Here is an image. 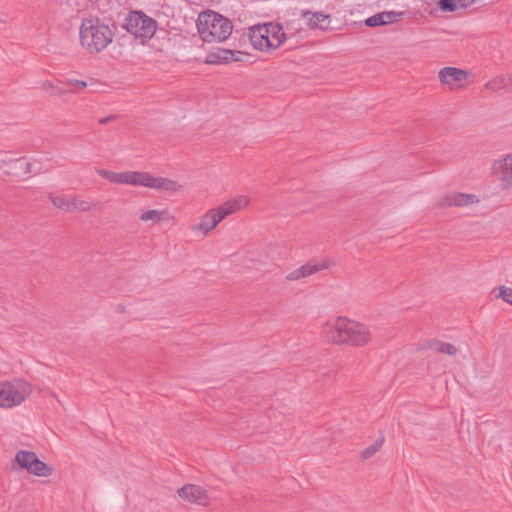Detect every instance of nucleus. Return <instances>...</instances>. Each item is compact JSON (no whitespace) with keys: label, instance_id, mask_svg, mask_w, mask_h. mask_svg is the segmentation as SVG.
<instances>
[{"label":"nucleus","instance_id":"nucleus-7","mask_svg":"<svg viewBox=\"0 0 512 512\" xmlns=\"http://www.w3.org/2000/svg\"><path fill=\"white\" fill-rule=\"evenodd\" d=\"M125 29L142 41L150 39L156 32L157 23L143 12L133 11L129 14L124 25Z\"/></svg>","mask_w":512,"mask_h":512},{"label":"nucleus","instance_id":"nucleus-24","mask_svg":"<svg viewBox=\"0 0 512 512\" xmlns=\"http://www.w3.org/2000/svg\"><path fill=\"white\" fill-rule=\"evenodd\" d=\"M92 208L93 205L90 201L78 197H72L71 212L76 210L86 212L91 210Z\"/></svg>","mask_w":512,"mask_h":512},{"label":"nucleus","instance_id":"nucleus-26","mask_svg":"<svg viewBox=\"0 0 512 512\" xmlns=\"http://www.w3.org/2000/svg\"><path fill=\"white\" fill-rule=\"evenodd\" d=\"M498 290V297L501 298L506 303L512 305V288L502 285L499 286Z\"/></svg>","mask_w":512,"mask_h":512},{"label":"nucleus","instance_id":"nucleus-15","mask_svg":"<svg viewBox=\"0 0 512 512\" xmlns=\"http://www.w3.org/2000/svg\"><path fill=\"white\" fill-rule=\"evenodd\" d=\"M301 16L305 20L306 25L310 29L327 30L330 25V15L322 12H311L309 10H302Z\"/></svg>","mask_w":512,"mask_h":512},{"label":"nucleus","instance_id":"nucleus-3","mask_svg":"<svg viewBox=\"0 0 512 512\" xmlns=\"http://www.w3.org/2000/svg\"><path fill=\"white\" fill-rule=\"evenodd\" d=\"M80 44L90 54H99L112 43L114 31L99 18L84 19L79 30Z\"/></svg>","mask_w":512,"mask_h":512},{"label":"nucleus","instance_id":"nucleus-32","mask_svg":"<svg viewBox=\"0 0 512 512\" xmlns=\"http://www.w3.org/2000/svg\"><path fill=\"white\" fill-rule=\"evenodd\" d=\"M486 87H487V88L492 87V83H491V82L487 83V84H486Z\"/></svg>","mask_w":512,"mask_h":512},{"label":"nucleus","instance_id":"nucleus-16","mask_svg":"<svg viewBox=\"0 0 512 512\" xmlns=\"http://www.w3.org/2000/svg\"><path fill=\"white\" fill-rule=\"evenodd\" d=\"M403 16V12L383 11L377 13L365 20V25L368 27H377L395 23Z\"/></svg>","mask_w":512,"mask_h":512},{"label":"nucleus","instance_id":"nucleus-8","mask_svg":"<svg viewBox=\"0 0 512 512\" xmlns=\"http://www.w3.org/2000/svg\"><path fill=\"white\" fill-rule=\"evenodd\" d=\"M15 463L20 469L26 470L29 474L37 477H48L53 469L41 461L36 453L27 450H19L15 454Z\"/></svg>","mask_w":512,"mask_h":512},{"label":"nucleus","instance_id":"nucleus-25","mask_svg":"<svg viewBox=\"0 0 512 512\" xmlns=\"http://www.w3.org/2000/svg\"><path fill=\"white\" fill-rule=\"evenodd\" d=\"M384 443V437L378 438L372 445L368 446L362 451V458L368 459L380 450Z\"/></svg>","mask_w":512,"mask_h":512},{"label":"nucleus","instance_id":"nucleus-18","mask_svg":"<svg viewBox=\"0 0 512 512\" xmlns=\"http://www.w3.org/2000/svg\"><path fill=\"white\" fill-rule=\"evenodd\" d=\"M423 348L449 356H454L458 352V349L454 345L439 340H428L424 343Z\"/></svg>","mask_w":512,"mask_h":512},{"label":"nucleus","instance_id":"nucleus-30","mask_svg":"<svg viewBox=\"0 0 512 512\" xmlns=\"http://www.w3.org/2000/svg\"><path fill=\"white\" fill-rule=\"evenodd\" d=\"M294 22H291L287 26V30L290 31V29L294 30V34H298L300 37H304V33L301 28L294 26Z\"/></svg>","mask_w":512,"mask_h":512},{"label":"nucleus","instance_id":"nucleus-11","mask_svg":"<svg viewBox=\"0 0 512 512\" xmlns=\"http://www.w3.org/2000/svg\"><path fill=\"white\" fill-rule=\"evenodd\" d=\"M178 495L183 500L198 505H206L209 501L206 489L195 484H186L178 490Z\"/></svg>","mask_w":512,"mask_h":512},{"label":"nucleus","instance_id":"nucleus-1","mask_svg":"<svg viewBox=\"0 0 512 512\" xmlns=\"http://www.w3.org/2000/svg\"><path fill=\"white\" fill-rule=\"evenodd\" d=\"M321 335L328 343L355 347L368 344L371 338L364 324L341 316L326 320L321 326Z\"/></svg>","mask_w":512,"mask_h":512},{"label":"nucleus","instance_id":"nucleus-10","mask_svg":"<svg viewBox=\"0 0 512 512\" xmlns=\"http://www.w3.org/2000/svg\"><path fill=\"white\" fill-rule=\"evenodd\" d=\"M478 202L479 199L475 194L460 192L447 193L438 200V204L442 207H467Z\"/></svg>","mask_w":512,"mask_h":512},{"label":"nucleus","instance_id":"nucleus-12","mask_svg":"<svg viewBox=\"0 0 512 512\" xmlns=\"http://www.w3.org/2000/svg\"><path fill=\"white\" fill-rule=\"evenodd\" d=\"M246 54L237 50L218 49L210 53L205 62L208 64H227L231 62L243 61Z\"/></svg>","mask_w":512,"mask_h":512},{"label":"nucleus","instance_id":"nucleus-6","mask_svg":"<svg viewBox=\"0 0 512 512\" xmlns=\"http://www.w3.org/2000/svg\"><path fill=\"white\" fill-rule=\"evenodd\" d=\"M32 392V385L22 379L0 383V408L22 404Z\"/></svg>","mask_w":512,"mask_h":512},{"label":"nucleus","instance_id":"nucleus-13","mask_svg":"<svg viewBox=\"0 0 512 512\" xmlns=\"http://www.w3.org/2000/svg\"><path fill=\"white\" fill-rule=\"evenodd\" d=\"M250 200L245 195H238L224 202L219 207L215 208L221 219L238 212L248 206Z\"/></svg>","mask_w":512,"mask_h":512},{"label":"nucleus","instance_id":"nucleus-21","mask_svg":"<svg viewBox=\"0 0 512 512\" xmlns=\"http://www.w3.org/2000/svg\"><path fill=\"white\" fill-rule=\"evenodd\" d=\"M328 267H329V263L327 261H323V262L310 261L299 268L301 270L303 278H306V277H309L319 271L327 269Z\"/></svg>","mask_w":512,"mask_h":512},{"label":"nucleus","instance_id":"nucleus-28","mask_svg":"<svg viewBox=\"0 0 512 512\" xmlns=\"http://www.w3.org/2000/svg\"><path fill=\"white\" fill-rule=\"evenodd\" d=\"M59 81L60 80H57L55 83L54 82L44 83L43 86H44L45 91L52 95H60L61 93H58V88H57V86L59 85L58 84Z\"/></svg>","mask_w":512,"mask_h":512},{"label":"nucleus","instance_id":"nucleus-20","mask_svg":"<svg viewBox=\"0 0 512 512\" xmlns=\"http://www.w3.org/2000/svg\"><path fill=\"white\" fill-rule=\"evenodd\" d=\"M166 219H168V212L166 210L152 209L139 215V220L143 222H151L152 224H157Z\"/></svg>","mask_w":512,"mask_h":512},{"label":"nucleus","instance_id":"nucleus-29","mask_svg":"<svg viewBox=\"0 0 512 512\" xmlns=\"http://www.w3.org/2000/svg\"><path fill=\"white\" fill-rule=\"evenodd\" d=\"M287 281H296L303 278L300 268H297L286 275Z\"/></svg>","mask_w":512,"mask_h":512},{"label":"nucleus","instance_id":"nucleus-9","mask_svg":"<svg viewBox=\"0 0 512 512\" xmlns=\"http://www.w3.org/2000/svg\"><path fill=\"white\" fill-rule=\"evenodd\" d=\"M468 73L456 67H444L440 69L438 77L441 85L450 90H458L464 86Z\"/></svg>","mask_w":512,"mask_h":512},{"label":"nucleus","instance_id":"nucleus-27","mask_svg":"<svg viewBox=\"0 0 512 512\" xmlns=\"http://www.w3.org/2000/svg\"><path fill=\"white\" fill-rule=\"evenodd\" d=\"M16 164L19 166L20 169L23 170V173L25 175L26 174H31V173H36V171H34L32 169L33 164L31 162L24 161L22 158H20V159L16 160Z\"/></svg>","mask_w":512,"mask_h":512},{"label":"nucleus","instance_id":"nucleus-5","mask_svg":"<svg viewBox=\"0 0 512 512\" xmlns=\"http://www.w3.org/2000/svg\"><path fill=\"white\" fill-rule=\"evenodd\" d=\"M197 28L205 42H222L231 35L233 30L232 23L227 18L213 11L199 16Z\"/></svg>","mask_w":512,"mask_h":512},{"label":"nucleus","instance_id":"nucleus-2","mask_svg":"<svg viewBox=\"0 0 512 512\" xmlns=\"http://www.w3.org/2000/svg\"><path fill=\"white\" fill-rule=\"evenodd\" d=\"M97 174L111 183L142 186L159 191L175 193L181 190L182 186L175 180L165 177H154L148 172L124 171L113 172L105 169H98Z\"/></svg>","mask_w":512,"mask_h":512},{"label":"nucleus","instance_id":"nucleus-23","mask_svg":"<svg viewBox=\"0 0 512 512\" xmlns=\"http://www.w3.org/2000/svg\"><path fill=\"white\" fill-rule=\"evenodd\" d=\"M49 199L56 208L65 212H71L72 197H68L66 195H51Z\"/></svg>","mask_w":512,"mask_h":512},{"label":"nucleus","instance_id":"nucleus-22","mask_svg":"<svg viewBox=\"0 0 512 512\" xmlns=\"http://www.w3.org/2000/svg\"><path fill=\"white\" fill-rule=\"evenodd\" d=\"M475 0H439V6L442 11H455L466 8Z\"/></svg>","mask_w":512,"mask_h":512},{"label":"nucleus","instance_id":"nucleus-14","mask_svg":"<svg viewBox=\"0 0 512 512\" xmlns=\"http://www.w3.org/2000/svg\"><path fill=\"white\" fill-rule=\"evenodd\" d=\"M495 171L504 189L512 188V154L500 159L494 164Z\"/></svg>","mask_w":512,"mask_h":512},{"label":"nucleus","instance_id":"nucleus-17","mask_svg":"<svg viewBox=\"0 0 512 512\" xmlns=\"http://www.w3.org/2000/svg\"><path fill=\"white\" fill-rule=\"evenodd\" d=\"M221 221V216H219L217 211L215 209H211L201 217L199 224L193 226L192 230H199L204 235H206L212 231Z\"/></svg>","mask_w":512,"mask_h":512},{"label":"nucleus","instance_id":"nucleus-31","mask_svg":"<svg viewBox=\"0 0 512 512\" xmlns=\"http://www.w3.org/2000/svg\"><path fill=\"white\" fill-rule=\"evenodd\" d=\"M116 118V115H110V116H107V117H104V118H101L99 120V124L101 125H106L108 124L109 122H111L113 119Z\"/></svg>","mask_w":512,"mask_h":512},{"label":"nucleus","instance_id":"nucleus-4","mask_svg":"<svg viewBox=\"0 0 512 512\" xmlns=\"http://www.w3.org/2000/svg\"><path fill=\"white\" fill-rule=\"evenodd\" d=\"M248 36L255 49L262 52H271L284 43L287 34L284 32L282 25L270 22L251 27Z\"/></svg>","mask_w":512,"mask_h":512},{"label":"nucleus","instance_id":"nucleus-19","mask_svg":"<svg viewBox=\"0 0 512 512\" xmlns=\"http://www.w3.org/2000/svg\"><path fill=\"white\" fill-rule=\"evenodd\" d=\"M58 93H75L83 90L87 87V83L85 81L77 80V79H67L65 81L58 82Z\"/></svg>","mask_w":512,"mask_h":512}]
</instances>
